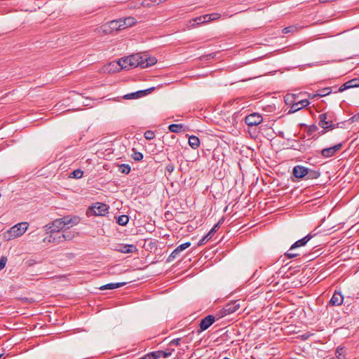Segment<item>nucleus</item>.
<instances>
[{"instance_id":"obj_19","label":"nucleus","mask_w":359,"mask_h":359,"mask_svg":"<svg viewBox=\"0 0 359 359\" xmlns=\"http://www.w3.org/2000/svg\"><path fill=\"white\" fill-rule=\"evenodd\" d=\"M121 29H125L129 27H132L136 24L137 20L133 17H127L125 18H120Z\"/></svg>"},{"instance_id":"obj_50","label":"nucleus","mask_w":359,"mask_h":359,"mask_svg":"<svg viewBox=\"0 0 359 359\" xmlns=\"http://www.w3.org/2000/svg\"><path fill=\"white\" fill-rule=\"evenodd\" d=\"M297 149L298 151H299L304 152V151H305L306 148H305L304 145H303V144H300V145H299V147L298 149Z\"/></svg>"},{"instance_id":"obj_4","label":"nucleus","mask_w":359,"mask_h":359,"mask_svg":"<svg viewBox=\"0 0 359 359\" xmlns=\"http://www.w3.org/2000/svg\"><path fill=\"white\" fill-rule=\"evenodd\" d=\"M240 309L239 300L229 302L217 312V319H220L227 315H230Z\"/></svg>"},{"instance_id":"obj_5","label":"nucleus","mask_w":359,"mask_h":359,"mask_svg":"<svg viewBox=\"0 0 359 359\" xmlns=\"http://www.w3.org/2000/svg\"><path fill=\"white\" fill-rule=\"evenodd\" d=\"M27 228V222L18 223L10 229V230L8 231V233L11 237L16 238L22 236L26 231Z\"/></svg>"},{"instance_id":"obj_44","label":"nucleus","mask_w":359,"mask_h":359,"mask_svg":"<svg viewBox=\"0 0 359 359\" xmlns=\"http://www.w3.org/2000/svg\"><path fill=\"white\" fill-rule=\"evenodd\" d=\"M295 28L294 27L290 26L283 29L282 32L283 34H287L292 32Z\"/></svg>"},{"instance_id":"obj_16","label":"nucleus","mask_w":359,"mask_h":359,"mask_svg":"<svg viewBox=\"0 0 359 359\" xmlns=\"http://www.w3.org/2000/svg\"><path fill=\"white\" fill-rule=\"evenodd\" d=\"M114 250L121 253H132L137 250L136 245L132 244H118Z\"/></svg>"},{"instance_id":"obj_40","label":"nucleus","mask_w":359,"mask_h":359,"mask_svg":"<svg viewBox=\"0 0 359 359\" xmlns=\"http://www.w3.org/2000/svg\"><path fill=\"white\" fill-rule=\"evenodd\" d=\"M7 262V257L5 256H2L0 258V271H1L6 266Z\"/></svg>"},{"instance_id":"obj_6","label":"nucleus","mask_w":359,"mask_h":359,"mask_svg":"<svg viewBox=\"0 0 359 359\" xmlns=\"http://www.w3.org/2000/svg\"><path fill=\"white\" fill-rule=\"evenodd\" d=\"M262 116L257 112L252 113L245 117V123L248 127L257 126L262 123Z\"/></svg>"},{"instance_id":"obj_15","label":"nucleus","mask_w":359,"mask_h":359,"mask_svg":"<svg viewBox=\"0 0 359 359\" xmlns=\"http://www.w3.org/2000/svg\"><path fill=\"white\" fill-rule=\"evenodd\" d=\"M59 219L60 220L64 228L67 225H70L71 226L76 225L80 221L79 217L76 216V215H74V216L67 215V216H64L62 218H59Z\"/></svg>"},{"instance_id":"obj_13","label":"nucleus","mask_w":359,"mask_h":359,"mask_svg":"<svg viewBox=\"0 0 359 359\" xmlns=\"http://www.w3.org/2000/svg\"><path fill=\"white\" fill-rule=\"evenodd\" d=\"M190 245H191L190 242H186L180 245L179 246H177L169 255V257L167 259V262H170L173 261L175 258H177L179 256L180 253L182 251L188 248L189 247H190Z\"/></svg>"},{"instance_id":"obj_53","label":"nucleus","mask_w":359,"mask_h":359,"mask_svg":"<svg viewBox=\"0 0 359 359\" xmlns=\"http://www.w3.org/2000/svg\"><path fill=\"white\" fill-rule=\"evenodd\" d=\"M2 355H3V354L0 353V358H1Z\"/></svg>"},{"instance_id":"obj_35","label":"nucleus","mask_w":359,"mask_h":359,"mask_svg":"<svg viewBox=\"0 0 359 359\" xmlns=\"http://www.w3.org/2000/svg\"><path fill=\"white\" fill-rule=\"evenodd\" d=\"M62 237L63 240L71 241L74 238V233L72 231H63L62 232Z\"/></svg>"},{"instance_id":"obj_31","label":"nucleus","mask_w":359,"mask_h":359,"mask_svg":"<svg viewBox=\"0 0 359 359\" xmlns=\"http://www.w3.org/2000/svg\"><path fill=\"white\" fill-rule=\"evenodd\" d=\"M130 170H131V168L128 164L123 163V164H121L118 165V171L121 173L128 175V174H129Z\"/></svg>"},{"instance_id":"obj_27","label":"nucleus","mask_w":359,"mask_h":359,"mask_svg":"<svg viewBox=\"0 0 359 359\" xmlns=\"http://www.w3.org/2000/svg\"><path fill=\"white\" fill-rule=\"evenodd\" d=\"M320 127L322 128V130H318V131H317V133H316V135H313V139H314L315 140H318L321 135L333 130L332 128H326V126H320Z\"/></svg>"},{"instance_id":"obj_10","label":"nucleus","mask_w":359,"mask_h":359,"mask_svg":"<svg viewBox=\"0 0 359 359\" xmlns=\"http://www.w3.org/2000/svg\"><path fill=\"white\" fill-rule=\"evenodd\" d=\"M224 218H222L211 229L210 231L204 236L201 240H199L198 243V245L201 246L204 245L208 241H209L212 236L215 234V233L217 231L220 224L223 222Z\"/></svg>"},{"instance_id":"obj_33","label":"nucleus","mask_w":359,"mask_h":359,"mask_svg":"<svg viewBox=\"0 0 359 359\" xmlns=\"http://www.w3.org/2000/svg\"><path fill=\"white\" fill-rule=\"evenodd\" d=\"M332 93V89L330 87L324 88L318 90L316 95L318 97H324Z\"/></svg>"},{"instance_id":"obj_2","label":"nucleus","mask_w":359,"mask_h":359,"mask_svg":"<svg viewBox=\"0 0 359 359\" xmlns=\"http://www.w3.org/2000/svg\"><path fill=\"white\" fill-rule=\"evenodd\" d=\"M318 126H326V128H337L339 123H337V118L334 112L327 111L320 114L318 116Z\"/></svg>"},{"instance_id":"obj_9","label":"nucleus","mask_w":359,"mask_h":359,"mask_svg":"<svg viewBox=\"0 0 359 359\" xmlns=\"http://www.w3.org/2000/svg\"><path fill=\"white\" fill-rule=\"evenodd\" d=\"M310 104V102L307 99L296 100V102L292 104V106L289 109L287 114H293L302 109V108L307 107Z\"/></svg>"},{"instance_id":"obj_41","label":"nucleus","mask_w":359,"mask_h":359,"mask_svg":"<svg viewBox=\"0 0 359 359\" xmlns=\"http://www.w3.org/2000/svg\"><path fill=\"white\" fill-rule=\"evenodd\" d=\"M149 359H158L159 358L158 351L148 353Z\"/></svg>"},{"instance_id":"obj_23","label":"nucleus","mask_w":359,"mask_h":359,"mask_svg":"<svg viewBox=\"0 0 359 359\" xmlns=\"http://www.w3.org/2000/svg\"><path fill=\"white\" fill-rule=\"evenodd\" d=\"M299 98V95L296 94H287L284 97L285 104L289 107V109L292 106V104L296 102Z\"/></svg>"},{"instance_id":"obj_32","label":"nucleus","mask_w":359,"mask_h":359,"mask_svg":"<svg viewBox=\"0 0 359 359\" xmlns=\"http://www.w3.org/2000/svg\"><path fill=\"white\" fill-rule=\"evenodd\" d=\"M161 0H143L141 2V6L144 7H150L154 4H159Z\"/></svg>"},{"instance_id":"obj_21","label":"nucleus","mask_w":359,"mask_h":359,"mask_svg":"<svg viewBox=\"0 0 359 359\" xmlns=\"http://www.w3.org/2000/svg\"><path fill=\"white\" fill-rule=\"evenodd\" d=\"M48 241V242H53L55 243H60V242L65 241L62 237V233L59 232L55 234H50L48 237L44 239V241Z\"/></svg>"},{"instance_id":"obj_25","label":"nucleus","mask_w":359,"mask_h":359,"mask_svg":"<svg viewBox=\"0 0 359 359\" xmlns=\"http://www.w3.org/2000/svg\"><path fill=\"white\" fill-rule=\"evenodd\" d=\"M189 144L192 149H197L200 146L199 138L195 135L190 136L189 137Z\"/></svg>"},{"instance_id":"obj_8","label":"nucleus","mask_w":359,"mask_h":359,"mask_svg":"<svg viewBox=\"0 0 359 359\" xmlns=\"http://www.w3.org/2000/svg\"><path fill=\"white\" fill-rule=\"evenodd\" d=\"M48 233L50 234H55L60 232L64 229L59 219H55L52 223L47 224L46 226Z\"/></svg>"},{"instance_id":"obj_11","label":"nucleus","mask_w":359,"mask_h":359,"mask_svg":"<svg viewBox=\"0 0 359 359\" xmlns=\"http://www.w3.org/2000/svg\"><path fill=\"white\" fill-rule=\"evenodd\" d=\"M154 88L152 87V88H149L146 90H138L135 93H128V94L125 95L123 96V98L126 100L138 99V98L144 97V96L148 95L149 93H151L154 90Z\"/></svg>"},{"instance_id":"obj_34","label":"nucleus","mask_w":359,"mask_h":359,"mask_svg":"<svg viewBox=\"0 0 359 359\" xmlns=\"http://www.w3.org/2000/svg\"><path fill=\"white\" fill-rule=\"evenodd\" d=\"M83 175V170L81 169H77L74 170L69 174V177L75 178V179H80L82 177Z\"/></svg>"},{"instance_id":"obj_18","label":"nucleus","mask_w":359,"mask_h":359,"mask_svg":"<svg viewBox=\"0 0 359 359\" xmlns=\"http://www.w3.org/2000/svg\"><path fill=\"white\" fill-rule=\"evenodd\" d=\"M141 68H147L155 65L157 62V60L154 57H149L147 55L144 54L142 55L141 58Z\"/></svg>"},{"instance_id":"obj_51","label":"nucleus","mask_w":359,"mask_h":359,"mask_svg":"<svg viewBox=\"0 0 359 359\" xmlns=\"http://www.w3.org/2000/svg\"><path fill=\"white\" fill-rule=\"evenodd\" d=\"M342 350H343V348H342V347H338V348H337V351H336V353H339V354L340 355V354H341V353H341V351H342Z\"/></svg>"},{"instance_id":"obj_54","label":"nucleus","mask_w":359,"mask_h":359,"mask_svg":"<svg viewBox=\"0 0 359 359\" xmlns=\"http://www.w3.org/2000/svg\"><path fill=\"white\" fill-rule=\"evenodd\" d=\"M223 359H230V358L226 357V358H224Z\"/></svg>"},{"instance_id":"obj_43","label":"nucleus","mask_w":359,"mask_h":359,"mask_svg":"<svg viewBox=\"0 0 359 359\" xmlns=\"http://www.w3.org/2000/svg\"><path fill=\"white\" fill-rule=\"evenodd\" d=\"M292 250H290V248L289 249V250L285 253V255L291 259V258H294V257H297V256H299V254H297V253H293L292 252Z\"/></svg>"},{"instance_id":"obj_14","label":"nucleus","mask_w":359,"mask_h":359,"mask_svg":"<svg viewBox=\"0 0 359 359\" xmlns=\"http://www.w3.org/2000/svg\"><path fill=\"white\" fill-rule=\"evenodd\" d=\"M308 172V168L301 165H295L292 169V175L297 179L305 180L306 174Z\"/></svg>"},{"instance_id":"obj_1","label":"nucleus","mask_w":359,"mask_h":359,"mask_svg":"<svg viewBox=\"0 0 359 359\" xmlns=\"http://www.w3.org/2000/svg\"><path fill=\"white\" fill-rule=\"evenodd\" d=\"M141 58L142 55L140 53H136L128 57L121 58L118 64L121 69H130L135 67L141 68Z\"/></svg>"},{"instance_id":"obj_39","label":"nucleus","mask_w":359,"mask_h":359,"mask_svg":"<svg viewBox=\"0 0 359 359\" xmlns=\"http://www.w3.org/2000/svg\"><path fill=\"white\" fill-rule=\"evenodd\" d=\"M132 158L136 161H140L142 160L143 154L141 152L135 151L132 155Z\"/></svg>"},{"instance_id":"obj_3","label":"nucleus","mask_w":359,"mask_h":359,"mask_svg":"<svg viewBox=\"0 0 359 359\" xmlns=\"http://www.w3.org/2000/svg\"><path fill=\"white\" fill-rule=\"evenodd\" d=\"M109 212V206L102 203L97 202L87 209L88 216H104Z\"/></svg>"},{"instance_id":"obj_48","label":"nucleus","mask_w":359,"mask_h":359,"mask_svg":"<svg viewBox=\"0 0 359 359\" xmlns=\"http://www.w3.org/2000/svg\"><path fill=\"white\" fill-rule=\"evenodd\" d=\"M180 341V338L174 339L170 342V345L179 346Z\"/></svg>"},{"instance_id":"obj_12","label":"nucleus","mask_w":359,"mask_h":359,"mask_svg":"<svg viewBox=\"0 0 359 359\" xmlns=\"http://www.w3.org/2000/svg\"><path fill=\"white\" fill-rule=\"evenodd\" d=\"M342 147V143H339L333 147L325 148L321 150V155L325 158L334 156Z\"/></svg>"},{"instance_id":"obj_29","label":"nucleus","mask_w":359,"mask_h":359,"mask_svg":"<svg viewBox=\"0 0 359 359\" xmlns=\"http://www.w3.org/2000/svg\"><path fill=\"white\" fill-rule=\"evenodd\" d=\"M129 217L128 215H122L118 217L116 222L121 226H125L128 223Z\"/></svg>"},{"instance_id":"obj_24","label":"nucleus","mask_w":359,"mask_h":359,"mask_svg":"<svg viewBox=\"0 0 359 359\" xmlns=\"http://www.w3.org/2000/svg\"><path fill=\"white\" fill-rule=\"evenodd\" d=\"M126 284L125 282L116 283H108L100 287V290H114L120 287L124 286Z\"/></svg>"},{"instance_id":"obj_22","label":"nucleus","mask_w":359,"mask_h":359,"mask_svg":"<svg viewBox=\"0 0 359 359\" xmlns=\"http://www.w3.org/2000/svg\"><path fill=\"white\" fill-rule=\"evenodd\" d=\"M320 176V172L318 170H314L308 168V172L306 174L305 180H316Z\"/></svg>"},{"instance_id":"obj_17","label":"nucleus","mask_w":359,"mask_h":359,"mask_svg":"<svg viewBox=\"0 0 359 359\" xmlns=\"http://www.w3.org/2000/svg\"><path fill=\"white\" fill-rule=\"evenodd\" d=\"M315 236L314 233H312L311 232L307 234L304 238L297 241L294 243L290 247V250H293L294 249H296L297 248L303 247L306 245V243Z\"/></svg>"},{"instance_id":"obj_47","label":"nucleus","mask_w":359,"mask_h":359,"mask_svg":"<svg viewBox=\"0 0 359 359\" xmlns=\"http://www.w3.org/2000/svg\"><path fill=\"white\" fill-rule=\"evenodd\" d=\"M193 21L195 22L197 25H201L204 23L201 15L193 19Z\"/></svg>"},{"instance_id":"obj_28","label":"nucleus","mask_w":359,"mask_h":359,"mask_svg":"<svg viewBox=\"0 0 359 359\" xmlns=\"http://www.w3.org/2000/svg\"><path fill=\"white\" fill-rule=\"evenodd\" d=\"M304 126L307 127L306 133L309 136L313 137V135H316L317 131H318V127L315 124H312L308 126L306 125Z\"/></svg>"},{"instance_id":"obj_26","label":"nucleus","mask_w":359,"mask_h":359,"mask_svg":"<svg viewBox=\"0 0 359 359\" xmlns=\"http://www.w3.org/2000/svg\"><path fill=\"white\" fill-rule=\"evenodd\" d=\"M184 126L182 124H170L168 127L169 130L172 133H179L183 130Z\"/></svg>"},{"instance_id":"obj_49","label":"nucleus","mask_w":359,"mask_h":359,"mask_svg":"<svg viewBox=\"0 0 359 359\" xmlns=\"http://www.w3.org/2000/svg\"><path fill=\"white\" fill-rule=\"evenodd\" d=\"M210 15V18H212V21L215 20H217V19H219L220 17H221V14L219 13H211V14H209Z\"/></svg>"},{"instance_id":"obj_36","label":"nucleus","mask_w":359,"mask_h":359,"mask_svg":"<svg viewBox=\"0 0 359 359\" xmlns=\"http://www.w3.org/2000/svg\"><path fill=\"white\" fill-rule=\"evenodd\" d=\"M347 82L350 88L359 87V79L358 78L351 79Z\"/></svg>"},{"instance_id":"obj_38","label":"nucleus","mask_w":359,"mask_h":359,"mask_svg":"<svg viewBox=\"0 0 359 359\" xmlns=\"http://www.w3.org/2000/svg\"><path fill=\"white\" fill-rule=\"evenodd\" d=\"M158 352L159 358H166L169 357L172 353L171 351H158Z\"/></svg>"},{"instance_id":"obj_30","label":"nucleus","mask_w":359,"mask_h":359,"mask_svg":"<svg viewBox=\"0 0 359 359\" xmlns=\"http://www.w3.org/2000/svg\"><path fill=\"white\" fill-rule=\"evenodd\" d=\"M109 27L111 29L113 30H122V29H121V22H120V18L118 19V20H111L110 22H109Z\"/></svg>"},{"instance_id":"obj_46","label":"nucleus","mask_w":359,"mask_h":359,"mask_svg":"<svg viewBox=\"0 0 359 359\" xmlns=\"http://www.w3.org/2000/svg\"><path fill=\"white\" fill-rule=\"evenodd\" d=\"M201 16H202V18H203V20L204 23L209 22L212 21V18H210L209 14L203 15H201Z\"/></svg>"},{"instance_id":"obj_45","label":"nucleus","mask_w":359,"mask_h":359,"mask_svg":"<svg viewBox=\"0 0 359 359\" xmlns=\"http://www.w3.org/2000/svg\"><path fill=\"white\" fill-rule=\"evenodd\" d=\"M348 88H351L349 87L348 82H346L345 83H344L343 85H341L340 86V88H339V92H343L344 90H345Z\"/></svg>"},{"instance_id":"obj_7","label":"nucleus","mask_w":359,"mask_h":359,"mask_svg":"<svg viewBox=\"0 0 359 359\" xmlns=\"http://www.w3.org/2000/svg\"><path fill=\"white\" fill-rule=\"evenodd\" d=\"M217 319V313L214 315H208L205 316L204 318H203L199 324L200 327V331L199 332L202 331H205L207 329H208Z\"/></svg>"},{"instance_id":"obj_42","label":"nucleus","mask_w":359,"mask_h":359,"mask_svg":"<svg viewBox=\"0 0 359 359\" xmlns=\"http://www.w3.org/2000/svg\"><path fill=\"white\" fill-rule=\"evenodd\" d=\"M174 169H175V165L172 163L167 164V165L165 167V171L168 172L169 174H171L173 172Z\"/></svg>"},{"instance_id":"obj_52","label":"nucleus","mask_w":359,"mask_h":359,"mask_svg":"<svg viewBox=\"0 0 359 359\" xmlns=\"http://www.w3.org/2000/svg\"><path fill=\"white\" fill-rule=\"evenodd\" d=\"M209 57H214V56L212 55V54H210V55H209Z\"/></svg>"},{"instance_id":"obj_20","label":"nucleus","mask_w":359,"mask_h":359,"mask_svg":"<svg viewBox=\"0 0 359 359\" xmlns=\"http://www.w3.org/2000/svg\"><path fill=\"white\" fill-rule=\"evenodd\" d=\"M343 301L344 297L341 292L335 291L330 301V304L331 306H340Z\"/></svg>"},{"instance_id":"obj_37","label":"nucleus","mask_w":359,"mask_h":359,"mask_svg":"<svg viewBox=\"0 0 359 359\" xmlns=\"http://www.w3.org/2000/svg\"><path fill=\"white\" fill-rule=\"evenodd\" d=\"M144 137L147 140H153L155 137V134L151 130H147L144 133Z\"/></svg>"}]
</instances>
